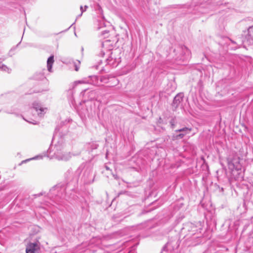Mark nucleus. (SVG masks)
Returning <instances> with one entry per match:
<instances>
[{"label":"nucleus","mask_w":253,"mask_h":253,"mask_svg":"<svg viewBox=\"0 0 253 253\" xmlns=\"http://www.w3.org/2000/svg\"><path fill=\"white\" fill-rule=\"evenodd\" d=\"M47 157L49 159H55L58 161H67L72 156L70 152L65 151L64 143L61 139L54 146H51L47 151Z\"/></svg>","instance_id":"nucleus-1"},{"label":"nucleus","mask_w":253,"mask_h":253,"mask_svg":"<svg viewBox=\"0 0 253 253\" xmlns=\"http://www.w3.org/2000/svg\"><path fill=\"white\" fill-rule=\"evenodd\" d=\"M229 169L231 171L232 176L236 180H242L243 174L240 158L235 153H232L227 159Z\"/></svg>","instance_id":"nucleus-2"},{"label":"nucleus","mask_w":253,"mask_h":253,"mask_svg":"<svg viewBox=\"0 0 253 253\" xmlns=\"http://www.w3.org/2000/svg\"><path fill=\"white\" fill-rule=\"evenodd\" d=\"M91 84L94 85H100L99 79L96 76H89L88 77L84 78L82 80L74 82L73 84V88H74L78 84Z\"/></svg>","instance_id":"nucleus-3"},{"label":"nucleus","mask_w":253,"mask_h":253,"mask_svg":"<svg viewBox=\"0 0 253 253\" xmlns=\"http://www.w3.org/2000/svg\"><path fill=\"white\" fill-rule=\"evenodd\" d=\"M33 108L35 110L38 116L40 118H42L48 110L47 107L38 101L33 102Z\"/></svg>","instance_id":"nucleus-4"},{"label":"nucleus","mask_w":253,"mask_h":253,"mask_svg":"<svg viewBox=\"0 0 253 253\" xmlns=\"http://www.w3.org/2000/svg\"><path fill=\"white\" fill-rule=\"evenodd\" d=\"M41 244L38 240L34 242L29 243L26 248V253H39L40 250Z\"/></svg>","instance_id":"nucleus-5"},{"label":"nucleus","mask_w":253,"mask_h":253,"mask_svg":"<svg viewBox=\"0 0 253 253\" xmlns=\"http://www.w3.org/2000/svg\"><path fill=\"white\" fill-rule=\"evenodd\" d=\"M64 186H60L59 185H56L50 190L49 196L52 198L56 197H63V193L65 192Z\"/></svg>","instance_id":"nucleus-6"},{"label":"nucleus","mask_w":253,"mask_h":253,"mask_svg":"<svg viewBox=\"0 0 253 253\" xmlns=\"http://www.w3.org/2000/svg\"><path fill=\"white\" fill-rule=\"evenodd\" d=\"M110 82H112V86H116L119 83V81L115 77L110 78L108 76H101L99 78V83L107 84Z\"/></svg>","instance_id":"nucleus-7"},{"label":"nucleus","mask_w":253,"mask_h":253,"mask_svg":"<svg viewBox=\"0 0 253 253\" xmlns=\"http://www.w3.org/2000/svg\"><path fill=\"white\" fill-rule=\"evenodd\" d=\"M181 52V57L179 60L185 61L189 59L191 57V53L190 50L184 45H182L180 47Z\"/></svg>","instance_id":"nucleus-8"},{"label":"nucleus","mask_w":253,"mask_h":253,"mask_svg":"<svg viewBox=\"0 0 253 253\" xmlns=\"http://www.w3.org/2000/svg\"><path fill=\"white\" fill-rule=\"evenodd\" d=\"M183 97L184 94L183 93H179L174 97L172 104V106L174 109L181 105Z\"/></svg>","instance_id":"nucleus-9"},{"label":"nucleus","mask_w":253,"mask_h":253,"mask_svg":"<svg viewBox=\"0 0 253 253\" xmlns=\"http://www.w3.org/2000/svg\"><path fill=\"white\" fill-rule=\"evenodd\" d=\"M192 130V128H189L187 127H184L182 128L177 129L175 130L176 132H180L181 131H185V133H181L177 135V137L179 138H182L185 135L190 133V132Z\"/></svg>","instance_id":"nucleus-10"},{"label":"nucleus","mask_w":253,"mask_h":253,"mask_svg":"<svg viewBox=\"0 0 253 253\" xmlns=\"http://www.w3.org/2000/svg\"><path fill=\"white\" fill-rule=\"evenodd\" d=\"M54 62V56L51 55L47 60V68L49 72H52V66Z\"/></svg>","instance_id":"nucleus-11"},{"label":"nucleus","mask_w":253,"mask_h":253,"mask_svg":"<svg viewBox=\"0 0 253 253\" xmlns=\"http://www.w3.org/2000/svg\"><path fill=\"white\" fill-rule=\"evenodd\" d=\"M98 145L95 142H92L86 144V148L88 150L92 151L97 148Z\"/></svg>","instance_id":"nucleus-12"},{"label":"nucleus","mask_w":253,"mask_h":253,"mask_svg":"<svg viewBox=\"0 0 253 253\" xmlns=\"http://www.w3.org/2000/svg\"><path fill=\"white\" fill-rule=\"evenodd\" d=\"M106 62L108 64L111 65L112 67H115L117 66L118 65V63L116 64L115 63L116 62V59H113L112 55L109 57L108 58L106 59Z\"/></svg>","instance_id":"nucleus-13"},{"label":"nucleus","mask_w":253,"mask_h":253,"mask_svg":"<svg viewBox=\"0 0 253 253\" xmlns=\"http://www.w3.org/2000/svg\"><path fill=\"white\" fill-rule=\"evenodd\" d=\"M0 70L7 73H10L11 72V69L10 68L1 62H0Z\"/></svg>","instance_id":"nucleus-14"},{"label":"nucleus","mask_w":253,"mask_h":253,"mask_svg":"<svg viewBox=\"0 0 253 253\" xmlns=\"http://www.w3.org/2000/svg\"><path fill=\"white\" fill-rule=\"evenodd\" d=\"M42 155H39V156H37L36 157H34L32 158H31V159H27L26 160H24V161H23L21 163L23 164V163H25L27 162H28L31 160H37V159H42Z\"/></svg>","instance_id":"nucleus-15"},{"label":"nucleus","mask_w":253,"mask_h":253,"mask_svg":"<svg viewBox=\"0 0 253 253\" xmlns=\"http://www.w3.org/2000/svg\"><path fill=\"white\" fill-rule=\"evenodd\" d=\"M87 7H88L87 6L85 5L84 6V9L83 6H80V9H81V13L80 15H78V17H81L83 13L86 10V8Z\"/></svg>","instance_id":"nucleus-16"},{"label":"nucleus","mask_w":253,"mask_h":253,"mask_svg":"<svg viewBox=\"0 0 253 253\" xmlns=\"http://www.w3.org/2000/svg\"><path fill=\"white\" fill-rule=\"evenodd\" d=\"M108 33H109V31H107V30L102 31L101 32L102 36H104V38L107 37L108 36L106 35H107L108 34Z\"/></svg>","instance_id":"nucleus-17"},{"label":"nucleus","mask_w":253,"mask_h":253,"mask_svg":"<svg viewBox=\"0 0 253 253\" xmlns=\"http://www.w3.org/2000/svg\"><path fill=\"white\" fill-rule=\"evenodd\" d=\"M108 42H109L108 40H106V41H104L103 42H102V43L101 44L102 47H104L105 46H106L107 45V43H108Z\"/></svg>","instance_id":"nucleus-18"},{"label":"nucleus","mask_w":253,"mask_h":253,"mask_svg":"<svg viewBox=\"0 0 253 253\" xmlns=\"http://www.w3.org/2000/svg\"><path fill=\"white\" fill-rule=\"evenodd\" d=\"M95 93H96V92L95 91H91L89 92V94H90V96H93V95H95Z\"/></svg>","instance_id":"nucleus-19"},{"label":"nucleus","mask_w":253,"mask_h":253,"mask_svg":"<svg viewBox=\"0 0 253 253\" xmlns=\"http://www.w3.org/2000/svg\"><path fill=\"white\" fill-rule=\"evenodd\" d=\"M26 121L27 122H29V123H31V124H34V125H36V124H37V122H36V121H34L33 122H30V121H28V120H26Z\"/></svg>","instance_id":"nucleus-20"},{"label":"nucleus","mask_w":253,"mask_h":253,"mask_svg":"<svg viewBox=\"0 0 253 253\" xmlns=\"http://www.w3.org/2000/svg\"><path fill=\"white\" fill-rule=\"evenodd\" d=\"M105 55V51L104 50H101V53H100V55L101 56H103Z\"/></svg>","instance_id":"nucleus-21"},{"label":"nucleus","mask_w":253,"mask_h":253,"mask_svg":"<svg viewBox=\"0 0 253 253\" xmlns=\"http://www.w3.org/2000/svg\"><path fill=\"white\" fill-rule=\"evenodd\" d=\"M174 120H173V119H172V120H171L170 121V124H171V125L172 126H174Z\"/></svg>","instance_id":"nucleus-22"},{"label":"nucleus","mask_w":253,"mask_h":253,"mask_svg":"<svg viewBox=\"0 0 253 253\" xmlns=\"http://www.w3.org/2000/svg\"><path fill=\"white\" fill-rule=\"evenodd\" d=\"M79 67H78L76 65H75V70L78 71L79 70Z\"/></svg>","instance_id":"nucleus-23"},{"label":"nucleus","mask_w":253,"mask_h":253,"mask_svg":"<svg viewBox=\"0 0 253 253\" xmlns=\"http://www.w3.org/2000/svg\"><path fill=\"white\" fill-rule=\"evenodd\" d=\"M91 99H96V98L95 97H91Z\"/></svg>","instance_id":"nucleus-24"},{"label":"nucleus","mask_w":253,"mask_h":253,"mask_svg":"<svg viewBox=\"0 0 253 253\" xmlns=\"http://www.w3.org/2000/svg\"><path fill=\"white\" fill-rule=\"evenodd\" d=\"M106 169L109 170V168L108 167L106 166Z\"/></svg>","instance_id":"nucleus-25"},{"label":"nucleus","mask_w":253,"mask_h":253,"mask_svg":"<svg viewBox=\"0 0 253 253\" xmlns=\"http://www.w3.org/2000/svg\"><path fill=\"white\" fill-rule=\"evenodd\" d=\"M55 137H56V136L54 135L53 138V140L55 139Z\"/></svg>","instance_id":"nucleus-26"},{"label":"nucleus","mask_w":253,"mask_h":253,"mask_svg":"<svg viewBox=\"0 0 253 253\" xmlns=\"http://www.w3.org/2000/svg\"><path fill=\"white\" fill-rule=\"evenodd\" d=\"M253 28L252 27H250V29H249V31H250L251 29H252Z\"/></svg>","instance_id":"nucleus-27"},{"label":"nucleus","mask_w":253,"mask_h":253,"mask_svg":"<svg viewBox=\"0 0 253 253\" xmlns=\"http://www.w3.org/2000/svg\"><path fill=\"white\" fill-rule=\"evenodd\" d=\"M181 133H185V131H181Z\"/></svg>","instance_id":"nucleus-28"}]
</instances>
